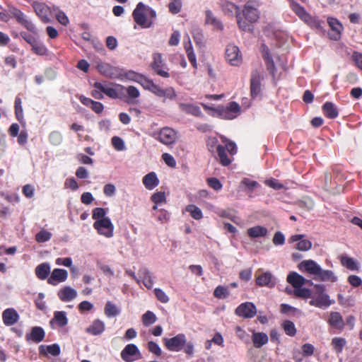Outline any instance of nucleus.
<instances>
[{
	"label": "nucleus",
	"mask_w": 362,
	"mask_h": 362,
	"mask_svg": "<svg viewBox=\"0 0 362 362\" xmlns=\"http://www.w3.org/2000/svg\"><path fill=\"white\" fill-rule=\"evenodd\" d=\"M165 346L170 351H180L185 346L187 339L184 334H178L172 338L163 339Z\"/></svg>",
	"instance_id": "nucleus-9"
},
{
	"label": "nucleus",
	"mask_w": 362,
	"mask_h": 362,
	"mask_svg": "<svg viewBox=\"0 0 362 362\" xmlns=\"http://www.w3.org/2000/svg\"><path fill=\"white\" fill-rule=\"evenodd\" d=\"M164 64L162 55L159 53H155L153 54V62L151 63L152 69L158 68Z\"/></svg>",
	"instance_id": "nucleus-61"
},
{
	"label": "nucleus",
	"mask_w": 362,
	"mask_h": 362,
	"mask_svg": "<svg viewBox=\"0 0 362 362\" xmlns=\"http://www.w3.org/2000/svg\"><path fill=\"white\" fill-rule=\"evenodd\" d=\"M226 59L232 66H239L243 62L239 48L234 45H228L226 49Z\"/></svg>",
	"instance_id": "nucleus-12"
},
{
	"label": "nucleus",
	"mask_w": 362,
	"mask_h": 362,
	"mask_svg": "<svg viewBox=\"0 0 362 362\" xmlns=\"http://www.w3.org/2000/svg\"><path fill=\"white\" fill-rule=\"evenodd\" d=\"M341 262L343 266L350 270H357L358 268L357 262L353 258L347 256H343Z\"/></svg>",
	"instance_id": "nucleus-45"
},
{
	"label": "nucleus",
	"mask_w": 362,
	"mask_h": 362,
	"mask_svg": "<svg viewBox=\"0 0 362 362\" xmlns=\"http://www.w3.org/2000/svg\"><path fill=\"white\" fill-rule=\"evenodd\" d=\"M32 50L37 55L43 56L47 54V47L38 40L32 46Z\"/></svg>",
	"instance_id": "nucleus-48"
},
{
	"label": "nucleus",
	"mask_w": 362,
	"mask_h": 362,
	"mask_svg": "<svg viewBox=\"0 0 362 362\" xmlns=\"http://www.w3.org/2000/svg\"><path fill=\"white\" fill-rule=\"evenodd\" d=\"M154 293L156 298L163 303H167L169 302L170 298L168 295L160 288H156L154 289Z\"/></svg>",
	"instance_id": "nucleus-54"
},
{
	"label": "nucleus",
	"mask_w": 362,
	"mask_h": 362,
	"mask_svg": "<svg viewBox=\"0 0 362 362\" xmlns=\"http://www.w3.org/2000/svg\"><path fill=\"white\" fill-rule=\"evenodd\" d=\"M243 13L245 18L248 21L249 23H254L259 18L257 8L254 7L250 3L245 4Z\"/></svg>",
	"instance_id": "nucleus-27"
},
{
	"label": "nucleus",
	"mask_w": 362,
	"mask_h": 362,
	"mask_svg": "<svg viewBox=\"0 0 362 362\" xmlns=\"http://www.w3.org/2000/svg\"><path fill=\"white\" fill-rule=\"evenodd\" d=\"M106 210L103 208H95L93 211L92 217L93 219L98 221L102 218H107L105 217Z\"/></svg>",
	"instance_id": "nucleus-59"
},
{
	"label": "nucleus",
	"mask_w": 362,
	"mask_h": 362,
	"mask_svg": "<svg viewBox=\"0 0 362 362\" xmlns=\"http://www.w3.org/2000/svg\"><path fill=\"white\" fill-rule=\"evenodd\" d=\"M105 323L100 320H95L92 325L86 329V332L93 335H99L105 331Z\"/></svg>",
	"instance_id": "nucleus-33"
},
{
	"label": "nucleus",
	"mask_w": 362,
	"mask_h": 362,
	"mask_svg": "<svg viewBox=\"0 0 362 362\" xmlns=\"http://www.w3.org/2000/svg\"><path fill=\"white\" fill-rule=\"evenodd\" d=\"M45 336L44 329L41 327H33L30 333L25 335L27 341H32L35 343L41 342Z\"/></svg>",
	"instance_id": "nucleus-24"
},
{
	"label": "nucleus",
	"mask_w": 362,
	"mask_h": 362,
	"mask_svg": "<svg viewBox=\"0 0 362 362\" xmlns=\"http://www.w3.org/2000/svg\"><path fill=\"white\" fill-rule=\"evenodd\" d=\"M50 265L49 263H42L35 268V274L41 280L45 279L50 273Z\"/></svg>",
	"instance_id": "nucleus-35"
},
{
	"label": "nucleus",
	"mask_w": 362,
	"mask_h": 362,
	"mask_svg": "<svg viewBox=\"0 0 362 362\" xmlns=\"http://www.w3.org/2000/svg\"><path fill=\"white\" fill-rule=\"evenodd\" d=\"M221 7L224 13L228 16H232L238 11V8L236 5L226 0L222 1Z\"/></svg>",
	"instance_id": "nucleus-41"
},
{
	"label": "nucleus",
	"mask_w": 362,
	"mask_h": 362,
	"mask_svg": "<svg viewBox=\"0 0 362 362\" xmlns=\"http://www.w3.org/2000/svg\"><path fill=\"white\" fill-rule=\"evenodd\" d=\"M10 18H14L18 23L23 25L29 31L36 33L37 28L33 23L28 20L24 13L16 7H9L8 10Z\"/></svg>",
	"instance_id": "nucleus-6"
},
{
	"label": "nucleus",
	"mask_w": 362,
	"mask_h": 362,
	"mask_svg": "<svg viewBox=\"0 0 362 362\" xmlns=\"http://www.w3.org/2000/svg\"><path fill=\"white\" fill-rule=\"evenodd\" d=\"M267 232V229L261 226H256L247 229V235L252 238L264 237Z\"/></svg>",
	"instance_id": "nucleus-36"
},
{
	"label": "nucleus",
	"mask_w": 362,
	"mask_h": 362,
	"mask_svg": "<svg viewBox=\"0 0 362 362\" xmlns=\"http://www.w3.org/2000/svg\"><path fill=\"white\" fill-rule=\"evenodd\" d=\"M256 313V307L250 302L242 303L235 309V314L245 318H252Z\"/></svg>",
	"instance_id": "nucleus-15"
},
{
	"label": "nucleus",
	"mask_w": 362,
	"mask_h": 362,
	"mask_svg": "<svg viewBox=\"0 0 362 362\" xmlns=\"http://www.w3.org/2000/svg\"><path fill=\"white\" fill-rule=\"evenodd\" d=\"M292 10L305 23L308 24L312 28H318L320 27V22L315 18L308 14L303 7L293 1L291 3Z\"/></svg>",
	"instance_id": "nucleus-7"
},
{
	"label": "nucleus",
	"mask_w": 362,
	"mask_h": 362,
	"mask_svg": "<svg viewBox=\"0 0 362 362\" xmlns=\"http://www.w3.org/2000/svg\"><path fill=\"white\" fill-rule=\"evenodd\" d=\"M144 75L136 73L133 71H129L125 74V77L127 80L139 83Z\"/></svg>",
	"instance_id": "nucleus-58"
},
{
	"label": "nucleus",
	"mask_w": 362,
	"mask_h": 362,
	"mask_svg": "<svg viewBox=\"0 0 362 362\" xmlns=\"http://www.w3.org/2000/svg\"><path fill=\"white\" fill-rule=\"evenodd\" d=\"M142 322L143 325L146 327H148L153 323H155L157 320V317L156 315L151 311H147L142 315Z\"/></svg>",
	"instance_id": "nucleus-44"
},
{
	"label": "nucleus",
	"mask_w": 362,
	"mask_h": 362,
	"mask_svg": "<svg viewBox=\"0 0 362 362\" xmlns=\"http://www.w3.org/2000/svg\"><path fill=\"white\" fill-rule=\"evenodd\" d=\"M168 8L170 11L172 13L176 14L178 13L182 8V1L181 0H172L168 5Z\"/></svg>",
	"instance_id": "nucleus-55"
},
{
	"label": "nucleus",
	"mask_w": 362,
	"mask_h": 362,
	"mask_svg": "<svg viewBox=\"0 0 362 362\" xmlns=\"http://www.w3.org/2000/svg\"><path fill=\"white\" fill-rule=\"evenodd\" d=\"M186 211L189 212L191 216L196 220H199L203 216L201 209L195 205H188L186 207Z\"/></svg>",
	"instance_id": "nucleus-47"
},
{
	"label": "nucleus",
	"mask_w": 362,
	"mask_h": 362,
	"mask_svg": "<svg viewBox=\"0 0 362 362\" xmlns=\"http://www.w3.org/2000/svg\"><path fill=\"white\" fill-rule=\"evenodd\" d=\"M317 296H312V300H310V305L320 308H327L333 303L329 299V296L325 293V287L322 284L315 285Z\"/></svg>",
	"instance_id": "nucleus-4"
},
{
	"label": "nucleus",
	"mask_w": 362,
	"mask_h": 362,
	"mask_svg": "<svg viewBox=\"0 0 362 362\" xmlns=\"http://www.w3.org/2000/svg\"><path fill=\"white\" fill-rule=\"evenodd\" d=\"M68 278V272L65 269H54L47 279L48 284L56 286L59 283L64 282Z\"/></svg>",
	"instance_id": "nucleus-17"
},
{
	"label": "nucleus",
	"mask_w": 362,
	"mask_h": 362,
	"mask_svg": "<svg viewBox=\"0 0 362 362\" xmlns=\"http://www.w3.org/2000/svg\"><path fill=\"white\" fill-rule=\"evenodd\" d=\"M327 22L332 28V33H329L330 37L334 40H339L343 30L341 23L337 19L334 18H328Z\"/></svg>",
	"instance_id": "nucleus-21"
},
{
	"label": "nucleus",
	"mask_w": 362,
	"mask_h": 362,
	"mask_svg": "<svg viewBox=\"0 0 362 362\" xmlns=\"http://www.w3.org/2000/svg\"><path fill=\"white\" fill-rule=\"evenodd\" d=\"M162 158L165 163L171 168H175L176 166V161L173 156L168 153H164L162 155Z\"/></svg>",
	"instance_id": "nucleus-64"
},
{
	"label": "nucleus",
	"mask_w": 362,
	"mask_h": 362,
	"mask_svg": "<svg viewBox=\"0 0 362 362\" xmlns=\"http://www.w3.org/2000/svg\"><path fill=\"white\" fill-rule=\"evenodd\" d=\"M293 294L297 297L308 298H311V291L310 289L306 288L299 287L293 290Z\"/></svg>",
	"instance_id": "nucleus-51"
},
{
	"label": "nucleus",
	"mask_w": 362,
	"mask_h": 362,
	"mask_svg": "<svg viewBox=\"0 0 362 362\" xmlns=\"http://www.w3.org/2000/svg\"><path fill=\"white\" fill-rule=\"evenodd\" d=\"M134 21L144 28H150L153 23L152 20L148 19V6L139 2L132 13Z\"/></svg>",
	"instance_id": "nucleus-2"
},
{
	"label": "nucleus",
	"mask_w": 362,
	"mask_h": 362,
	"mask_svg": "<svg viewBox=\"0 0 362 362\" xmlns=\"http://www.w3.org/2000/svg\"><path fill=\"white\" fill-rule=\"evenodd\" d=\"M153 137L165 146L174 144L178 138L177 132L168 127H163L154 132Z\"/></svg>",
	"instance_id": "nucleus-3"
},
{
	"label": "nucleus",
	"mask_w": 362,
	"mask_h": 362,
	"mask_svg": "<svg viewBox=\"0 0 362 362\" xmlns=\"http://www.w3.org/2000/svg\"><path fill=\"white\" fill-rule=\"evenodd\" d=\"M214 295L218 298H226L228 296L229 291L226 287L218 286L215 288Z\"/></svg>",
	"instance_id": "nucleus-50"
},
{
	"label": "nucleus",
	"mask_w": 362,
	"mask_h": 362,
	"mask_svg": "<svg viewBox=\"0 0 362 362\" xmlns=\"http://www.w3.org/2000/svg\"><path fill=\"white\" fill-rule=\"evenodd\" d=\"M139 274L142 279L144 285L148 288L151 289L153 286V281L152 274L150 271L146 268H141L139 271Z\"/></svg>",
	"instance_id": "nucleus-34"
},
{
	"label": "nucleus",
	"mask_w": 362,
	"mask_h": 362,
	"mask_svg": "<svg viewBox=\"0 0 362 362\" xmlns=\"http://www.w3.org/2000/svg\"><path fill=\"white\" fill-rule=\"evenodd\" d=\"M252 340L255 347L260 348L268 342L269 338L264 332H252Z\"/></svg>",
	"instance_id": "nucleus-32"
},
{
	"label": "nucleus",
	"mask_w": 362,
	"mask_h": 362,
	"mask_svg": "<svg viewBox=\"0 0 362 362\" xmlns=\"http://www.w3.org/2000/svg\"><path fill=\"white\" fill-rule=\"evenodd\" d=\"M222 119H233L240 114V107L236 102H230L227 106H218L216 109Z\"/></svg>",
	"instance_id": "nucleus-5"
},
{
	"label": "nucleus",
	"mask_w": 362,
	"mask_h": 362,
	"mask_svg": "<svg viewBox=\"0 0 362 362\" xmlns=\"http://www.w3.org/2000/svg\"><path fill=\"white\" fill-rule=\"evenodd\" d=\"M56 323L59 327H64L68 323L66 314L64 311H56L54 313V317L51 320V323Z\"/></svg>",
	"instance_id": "nucleus-38"
},
{
	"label": "nucleus",
	"mask_w": 362,
	"mask_h": 362,
	"mask_svg": "<svg viewBox=\"0 0 362 362\" xmlns=\"http://www.w3.org/2000/svg\"><path fill=\"white\" fill-rule=\"evenodd\" d=\"M179 109L187 114L192 115L195 117H201L202 115L200 107L193 103H179Z\"/></svg>",
	"instance_id": "nucleus-26"
},
{
	"label": "nucleus",
	"mask_w": 362,
	"mask_h": 362,
	"mask_svg": "<svg viewBox=\"0 0 362 362\" xmlns=\"http://www.w3.org/2000/svg\"><path fill=\"white\" fill-rule=\"evenodd\" d=\"M217 152H218V156L220 162L223 165L227 166L231 163L230 159H229L227 157L224 146H217Z\"/></svg>",
	"instance_id": "nucleus-46"
},
{
	"label": "nucleus",
	"mask_w": 362,
	"mask_h": 362,
	"mask_svg": "<svg viewBox=\"0 0 362 362\" xmlns=\"http://www.w3.org/2000/svg\"><path fill=\"white\" fill-rule=\"evenodd\" d=\"M331 344L336 354H339L342 352L343 348L346 344V340L342 337H334Z\"/></svg>",
	"instance_id": "nucleus-42"
},
{
	"label": "nucleus",
	"mask_w": 362,
	"mask_h": 362,
	"mask_svg": "<svg viewBox=\"0 0 362 362\" xmlns=\"http://www.w3.org/2000/svg\"><path fill=\"white\" fill-rule=\"evenodd\" d=\"M39 351L40 354H45L49 353L53 356H57L60 354V348L57 344L49 346L41 345L39 347Z\"/></svg>",
	"instance_id": "nucleus-39"
},
{
	"label": "nucleus",
	"mask_w": 362,
	"mask_h": 362,
	"mask_svg": "<svg viewBox=\"0 0 362 362\" xmlns=\"http://www.w3.org/2000/svg\"><path fill=\"white\" fill-rule=\"evenodd\" d=\"M328 322L329 325L335 329L341 330L344 327L343 317L338 312H332L329 315Z\"/></svg>",
	"instance_id": "nucleus-30"
},
{
	"label": "nucleus",
	"mask_w": 362,
	"mask_h": 362,
	"mask_svg": "<svg viewBox=\"0 0 362 362\" xmlns=\"http://www.w3.org/2000/svg\"><path fill=\"white\" fill-rule=\"evenodd\" d=\"M98 70L103 75L109 78H117L119 76L118 70L107 63H100L97 66Z\"/></svg>",
	"instance_id": "nucleus-25"
},
{
	"label": "nucleus",
	"mask_w": 362,
	"mask_h": 362,
	"mask_svg": "<svg viewBox=\"0 0 362 362\" xmlns=\"http://www.w3.org/2000/svg\"><path fill=\"white\" fill-rule=\"evenodd\" d=\"M33 8L36 15L41 19V21L47 23L50 22L49 15L51 14V9L49 6L42 2L33 1Z\"/></svg>",
	"instance_id": "nucleus-14"
},
{
	"label": "nucleus",
	"mask_w": 362,
	"mask_h": 362,
	"mask_svg": "<svg viewBox=\"0 0 362 362\" xmlns=\"http://www.w3.org/2000/svg\"><path fill=\"white\" fill-rule=\"evenodd\" d=\"M261 52L262 54V57L265 61V63L267 66V69L270 72V74L274 77L275 76V66L273 62V59L272 58V56L269 53V48L264 45H262L261 47Z\"/></svg>",
	"instance_id": "nucleus-28"
},
{
	"label": "nucleus",
	"mask_w": 362,
	"mask_h": 362,
	"mask_svg": "<svg viewBox=\"0 0 362 362\" xmlns=\"http://www.w3.org/2000/svg\"><path fill=\"white\" fill-rule=\"evenodd\" d=\"M150 91L158 97H165L170 100L175 98L177 96L175 89L173 87H168L163 89L156 83L151 86Z\"/></svg>",
	"instance_id": "nucleus-18"
},
{
	"label": "nucleus",
	"mask_w": 362,
	"mask_h": 362,
	"mask_svg": "<svg viewBox=\"0 0 362 362\" xmlns=\"http://www.w3.org/2000/svg\"><path fill=\"white\" fill-rule=\"evenodd\" d=\"M93 227L99 234L106 238L113 236L114 226L109 218L95 221Z\"/></svg>",
	"instance_id": "nucleus-11"
},
{
	"label": "nucleus",
	"mask_w": 362,
	"mask_h": 362,
	"mask_svg": "<svg viewBox=\"0 0 362 362\" xmlns=\"http://www.w3.org/2000/svg\"><path fill=\"white\" fill-rule=\"evenodd\" d=\"M221 139L222 141L226 144V147L228 151L230 153V154H235L237 152V147L235 144L232 141H228V139L224 136H221Z\"/></svg>",
	"instance_id": "nucleus-60"
},
{
	"label": "nucleus",
	"mask_w": 362,
	"mask_h": 362,
	"mask_svg": "<svg viewBox=\"0 0 362 362\" xmlns=\"http://www.w3.org/2000/svg\"><path fill=\"white\" fill-rule=\"evenodd\" d=\"M121 358L126 362H133L141 359L142 356L135 344H129L121 351Z\"/></svg>",
	"instance_id": "nucleus-13"
},
{
	"label": "nucleus",
	"mask_w": 362,
	"mask_h": 362,
	"mask_svg": "<svg viewBox=\"0 0 362 362\" xmlns=\"http://www.w3.org/2000/svg\"><path fill=\"white\" fill-rule=\"evenodd\" d=\"M77 291L71 286H64L59 290L57 296L63 302H70L77 296Z\"/></svg>",
	"instance_id": "nucleus-20"
},
{
	"label": "nucleus",
	"mask_w": 362,
	"mask_h": 362,
	"mask_svg": "<svg viewBox=\"0 0 362 362\" xmlns=\"http://www.w3.org/2000/svg\"><path fill=\"white\" fill-rule=\"evenodd\" d=\"M339 303L343 306L352 307L354 305V300L351 297L345 298L341 294H338Z\"/></svg>",
	"instance_id": "nucleus-57"
},
{
	"label": "nucleus",
	"mask_w": 362,
	"mask_h": 362,
	"mask_svg": "<svg viewBox=\"0 0 362 362\" xmlns=\"http://www.w3.org/2000/svg\"><path fill=\"white\" fill-rule=\"evenodd\" d=\"M93 87L103 91V93L111 98H118L119 97V93L125 89L123 86L119 84H116L115 86H112L107 83L100 82L94 83Z\"/></svg>",
	"instance_id": "nucleus-8"
},
{
	"label": "nucleus",
	"mask_w": 362,
	"mask_h": 362,
	"mask_svg": "<svg viewBox=\"0 0 362 362\" xmlns=\"http://www.w3.org/2000/svg\"><path fill=\"white\" fill-rule=\"evenodd\" d=\"M2 319L5 325L11 326L19 320V315L14 308H7L2 313Z\"/></svg>",
	"instance_id": "nucleus-19"
},
{
	"label": "nucleus",
	"mask_w": 362,
	"mask_h": 362,
	"mask_svg": "<svg viewBox=\"0 0 362 362\" xmlns=\"http://www.w3.org/2000/svg\"><path fill=\"white\" fill-rule=\"evenodd\" d=\"M184 47L187 52V58L194 68L197 67L195 54L194 53L189 37L187 35V40L184 41Z\"/></svg>",
	"instance_id": "nucleus-31"
},
{
	"label": "nucleus",
	"mask_w": 362,
	"mask_h": 362,
	"mask_svg": "<svg viewBox=\"0 0 362 362\" xmlns=\"http://www.w3.org/2000/svg\"><path fill=\"white\" fill-rule=\"evenodd\" d=\"M148 349L150 352L158 356H160L162 354L160 346L156 342L152 341L148 342Z\"/></svg>",
	"instance_id": "nucleus-63"
},
{
	"label": "nucleus",
	"mask_w": 362,
	"mask_h": 362,
	"mask_svg": "<svg viewBox=\"0 0 362 362\" xmlns=\"http://www.w3.org/2000/svg\"><path fill=\"white\" fill-rule=\"evenodd\" d=\"M153 70L154 71V72L156 74L159 75L161 77H163V78H169L170 77L168 69L166 67L165 64H163L160 66H158V68L153 69Z\"/></svg>",
	"instance_id": "nucleus-62"
},
{
	"label": "nucleus",
	"mask_w": 362,
	"mask_h": 362,
	"mask_svg": "<svg viewBox=\"0 0 362 362\" xmlns=\"http://www.w3.org/2000/svg\"><path fill=\"white\" fill-rule=\"evenodd\" d=\"M289 242L291 243H297L294 247L300 251H308L312 247V243L309 240L305 239L304 235H292L289 239Z\"/></svg>",
	"instance_id": "nucleus-16"
},
{
	"label": "nucleus",
	"mask_w": 362,
	"mask_h": 362,
	"mask_svg": "<svg viewBox=\"0 0 362 362\" xmlns=\"http://www.w3.org/2000/svg\"><path fill=\"white\" fill-rule=\"evenodd\" d=\"M120 310L110 301L107 302L105 307V314L108 317H115L119 315Z\"/></svg>",
	"instance_id": "nucleus-43"
},
{
	"label": "nucleus",
	"mask_w": 362,
	"mask_h": 362,
	"mask_svg": "<svg viewBox=\"0 0 362 362\" xmlns=\"http://www.w3.org/2000/svg\"><path fill=\"white\" fill-rule=\"evenodd\" d=\"M263 78L262 71L256 69L252 72L250 79V93L252 98H255L260 95L262 91L261 82Z\"/></svg>",
	"instance_id": "nucleus-10"
},
{
	"label": "nucleus",
	"mask_w": 362,
	"mask_h": 362,
	"mask_svg": "<svg viewBox=\"0 0 362 362\" xmlns=\"http://www.w3.org/2000/svg\"><path fill=\"white\" fill-rule=\"evenodd\" d=\"M52 233L46 230H41L35 235V240L37 243H45L50 240Z\"/></svg>",
	"instance_id": "nucleus-49"
},
{
	"label": "nucleus",
	"mask_w": 362,
	"mask_h": 362,
	"mask_svg": "<svg viewBox=\"0 0 362 362\" xmlns=\"http://www.w3.org/2000/svg\"><path fill=\"white\" fill-rule=\"evenodd\" d=\"M299 269L313 276L315 280L335 282L337 276L331 270L323 269L316 262L312 259L303 260L298 266Z\"/></svg>",
	"instance_id": "nucleus-1"
},
{
	"label": "nucleus",
	"mask_w": 362,
	"mask_h": 362,
	"mask_svg": "<svg viewBox=\"0 0 362 362\" xmlns=\"http://www.w3.org/2000/svg\"><path fill=\"white\" fill-rule=\"evenodd\" d=\"M22 102L20 98H16L15 100V112L17 119L21 121L23 118Z\"/></svg>",
	"instance_id": "nucleus-56"
},
{
	"label": "nucleus",
	"mask_w": 362,
	"mask_h": 362,
	"mask_svg": "<svg viewBox=\"0 0 362 362\" xmlns=\"http://www.w3.org/2000/svg\"><path fill=\"white\" fill-rule=\"evenodd\" d=\"M112 144L115 150L121 151L125 150L124 141L119 136H113L112 138Z\"/></svg>",
	"instance_id": "nucleus-52"
},
{
	"label": "nucleus",
	"mask_w": 362,
	"mask_h": 362,
	"mask_svg": "<svg viewBox=\"0 0 362 362\" xmlns=\"http://www.w3.org/2000/svg\"><path fill=\"white\" fill-rule=\"evenodd\" d=\"M283 327L286 334L289 336H294L296 334V329L291 321H285L283 323Z\"/></svg>",
	"instance_id": "nucleus-53"
},
{
	"label": "nucleus",
	"mask_w": 362,
	"mask_h": 362,
	"mask_svg": "<svg viewBox=\"0 0 362 362\" xmlns=\"http://www.w3.org/2000/svg\"><path fill=\"white\" fill-rule=\"evenodd\" d=\"M143 184L147 189L151 190L159 184V180L154 172L146 175L142 180Z\"/></svg>",
	"instance_id": "nucleus-29"
},
{
	"label": "nucleus",
	"mask_w": 362,
	"mask_h": 362,
	"mask_svg": "<svg viewBox=\"0 0 362 362\" xmlns=\"http://www.w3.org/2000/svg\"><path fill=\"white\" fill-rule=\"evenodd\" d=\"M256 284L259 286H268L272 288L275 285V280L272 274L267 272L257 275Z\"/></svg>",
	"instance_id": "nucleus-22"
},
{
	"label": "nucleus",
	"mask_w": 362,
	"mask_h": 362,
	"mask_svg": "<svg viewBox=\"0 0 362 362\" xmlns=\"http://www.w3.org/2000/svg\"><path fill=\"white\" fill-rule=\"evenodd\" d=\"M325 115L329 118H335L338 115L336 106L331 102H327L322 107Z\"/></svg>",
	"instance_id": "nucleus-40"
},
{
	"label": "nucleus",
	"mask_w": 362,
	"mask_h": 362,
	"mask_svg": "<svg viewBox=\"0 0 362 362\" xmlns=\"http://www.w3.org/2000/svg\"><path fill=\"white\" fill-rule=\"evenodd\" d=\"M206 20L205 23L209 25H213L215 28L218 30L223 29V25L221 21L216 18V17L214 15V13L210 10H206L205 11Z\"/></svg>",
	"instance_id": "nucleus-37"
},
{
	"label": "nucleus",
	"mask_w": 362,
	"mask_h": 362,
	"mask_svg": "<svg viewBox=\"0 0 362 362\" xmlns=\"http://www.w3.org/2000/svg\"><path fill=\"white\" fill-rule=\"evenodd\" d=\"M287 281L293 286L294 289L302 287L306 283L312 282L306 280L303 276L296 272H291L287 276Z\"/></svg>",
	"instance_id": "nucleus-23"
}]
</instances>
